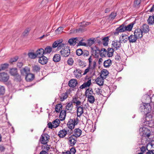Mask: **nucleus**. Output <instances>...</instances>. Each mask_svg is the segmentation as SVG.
I'll use <instances>...</instances> for the list:
<instances>
[{
    "mask_svg": "<svg viewBox=\"0 0 154 154\" xmlns=\"http://www.w3.org/2000/svg\"><path fill=\"white\" fill-rule=\"evenodd\" d=\"M63 40L62 39H58L54 42L52 44V47L53 48H55L57 47V50H59L63 47H64L65 44L62 43Z\"/></svg>",
    "mask_w": 154,
    "mask_h": 154,
    "instance_id": "nucleus-1",
    "label": "nucleus"
},
{
    "mask_svg": "<svg viewBox=\"0 0 154 154\" xmlns=\"http://www.w3.org/2000/svg\"><path fill=\"white\" fill-rule=\"evenodd\" d=\"M140 134L142 136L149 137L150 135V131L147 128L143 127L139 129Z\"/></svg>",
    "mask_w": 154,
    "mask_h": 154,
    "instance_id": "nucleus-2",
    "label": "nucleus"
},
{
    "mask_svg": "<svg viewBox=\"0 0 154 154\" xmlns=\"http://www.w3.org/2000/svg\"><path fill=\"white\" fill-rule=\"evenodd\" d=\"M61 56L63 57H68L70 54V50L68 46L64 47L60 52Z\"/></svg>",
    "mask_w": 154,
    "mask_h": 154,
    "instance_id": "nucleus-3",
    "label": "nucleus"
},
{
    "mask_svg": "<svg viewBox=\"0 0 154 154\" xmlns=\"http://www.w3.org/2000/svg\"><path fill=\"white\" fill-rule=\"evenodd\" d=\"M49 139V136L47 134H42L40 137L39 141L42 144H46Z\"/></svg>",
    "mask_w": 154,
    "mask_h": 154,
    "instance_id": "nucleus-4",
    "label": "nucleus"
},
{
    "mask_svg": "<svg viewBox=\"0 0 154 154\" xmlns=\"http://www.w3.org/2000/svg\"><path fill=\"white\" fill-rule=\"evenodd\" d=\"M9 79V76L7 73L3 72L0 73V81L7 82Z\"/></svg>",
    "mask_w": 154,
    "mask_h": 154,
    "instance_id": "nucleus-5",
    "label": "nucleus"
},
{
    "mask_svg": "<svg viewBox=\"0 0 154 154\" xmlns=\"http://www.w3.org/2000/svg\"><path fill=\"white\" fill-rule=\"evenodd\" d=\"M77 125L73 121V119H70L67 124V125L68 128L71 130L69 132V134H71L72 131L73 129L74 128L75 126Z\"/></svg>",
    "mask_w": 154,
    "mask_h": 154,
    "instance_id": "nucleus-6",
    "label": "nucleus"
},
{
    "mask_svg": "<svg viewBox=\"0 0 154 154\" xmlns=\"http://www.w3.org/2000/svg\"><path fill=\"white\" fill-rule=\"evenodd\" d=\"M69 130L66 129H63L60 130L58 132V136L60 138H63L65 137L67 134H69Z\"/></svg>",
    "mask_w": 154,
    "mask_h": 154,
    "instance_id": "nucleus-7",
    "label": "nucleus"
},
{
    "mask_svg": "<svg viewBox=\"0 0 154 154\" xmlns=\"http://www.w3.org/2000/svg\"><path fill=\"white\" fill-rule=\"evenodd\" d=\"M120 41L121 40L120 39L119 41L115 40L112 42V45L116 50H118L121 47Z\"/></svg>",
    "mask_w": 154,
    "mask_h": 154,
    "instance_id": "nucleus-8",
    "label": "nucleus"
},
{
    "mask_svg": "<svg viewBox=\"0 0 154 154\" xmlns=\"http://www.w3.org/2000/svg\"><path fill=\"white\" fill-rule=\"evenodd\" d=\"M143 32L140 28L136 29L134 32V34L138 39L141 38L143 37Z\"/></svg>",
    "mask_w": 154,
    "mask_h": 154,
    "instance_id": "nucleus-9",
    "label": "nucleus"
},
{
    "mask_svg": "<svg viewBox=\"0 0 154 154\" xmlns=\"http://www.w3.org/2000/svg\"><path fill=\"white\" fill-rule=\"evenodd\" d=\"M69 140L70 145L71 146H73L77 141V138L74 135H72L69 137Z\"/></svg>",
    "mask_w": 154,
    "mask_h": 154,
    "instance_id": "nucleus-10",
    "label": "nucleus"
},
{
    "mask_svg": "<svg viewBox=\"0 0 154 154\" xmlns=\"http://www.w3.org/2000/svg\"><path fill=\"white\" fill-rule=\"evenodd\" d=\"M48 58L44 56H42L39 57L38 62L42 65L46 64L48 62Z\"/></svg>",
    "mask_w": 154,
    "mask_h": 154,
    "instance_id": "nucleus-11",
    "label": "nucleus"
},
{
    "mask_svg": "<svg viewBox=\"0 0 154 154\" xmlns=\"http://www.w3.org/2000/svg\"><path fill=\"white\" fill-rule=\"evenodd\" d=\"M76 108H77V117H80L84 113L83 107L80 106Z\"/></svg>",
    "mask_w": 154,
    "mask_h": 154,
    "instance_id": "nucleus-12",
    "label": "nucleus"
},
{
    "mask_svg": "<svg viewBox=\"0 0 154 154\" xmlns=\"http://www.w3.org/2000/svg\"><path fill=\"white\" fill-rule=\"evenodd\" d=\"M94 58V57L92 56H91L89 57L88 59V60L89 61V65L88 66L89 67H91L92 63L93 64V66L91 67V68L92 69H94L96 66V63L95 61H94L92 62Z\"/></svg>",
    "mask_w": 154,
    "mask_h": 154,
    "instance_id": "nucleus-13",
    "label": "nucleus"
},
{
    "mask_svg": "<svg viewBox=\"0 0 154 154\" xmlns=\"http://www.w3.org/2000/svg\"><path fill=\"white\" fill-rule=\"evenodd\" d=\"M30 69L27 66H26L20 70L21 73L23 75H27L28 74L30 73Z\"/></svg>",
    "mask_w": 154,
    "mask_h": 154,
    "instance_id": "nucleus-14",
    "label": "nucleus"
},
{
    "mask_svg": "<svg viewBox=\"0 0 154 154\" xmlns=\"http://www.w3.org/2000/svg\"><path fill=\"white\" fill-rule=\"evenodd\" d=\"M35 54L37 57L39 58L44 55L45 54V51L43 48H39L36 51Z\"/></svg>",
    "mask_w": 154,
    "mask_h": 154,
    "instance_id": "nucleus-15",
    "label": "nucleus"
},
{
    "mask_svg": "<svg viewBox=\"0 0 154 154\" xmlns=\"http://www.w3.org/2000/svg\"><path fill=\"white\" fill-rule=\"evenodd\" d=\"M78 83L76 80L75 79H73L70 80L68 83V85L70 87L72 88L75 87Z\"/></svg>",
    "mask_w": 154,
    "mask_h": 154,
    "instance_id": "nucleus-16",
    "label": "nucleus"
},
{
    "mask_svg": "<svg viewBox=\"0 0 154 154\" xmlns=\"http://www.w3.org/2000/svg\"><path fill=\"white\" fill-rule=\"evenodd\" d=\"M116 30L118 31L117 32H116L115 33V34H118V32H124L125 31V26L123 24L122 25L118 28L116 29Z\"/></svg>",
    "mask_w": 154,
    "mask_h": 154,
    "instance_id": "nucleus-17",
    "label": "nucleus"
},
{
    "mask_svg": "<svg viewBox=\"0 0 154 154\" xmlns=\"http://www.w3.org/2000/svg\"><path fill=\"white\" fill-rule=\"evenodd\" d=\"M145 104V111H143L144 113L147 114L149 113L151 110V107L149 103H144Z\"/></svg>",
    "mask_w": 154,
    "mask_h": 154,
    "instance_id": "nucleus-18",
    "label": "nucleus"
},
{
    "mask_svg": "<svg viewBox=\"0 0 154 154\" xmlns=\"http://www.w3.org/2000/svg\"><path fill=\"white\" fill-rule=\"evenodd\" d=\"M140 29H141L143 32L146 33L148 32L149 30V26L146 24H144L141 27Z\"/></svg>",
    "mask_w": 154,
    "mask_h": 154,
    "instance_id": "nucleus-19",
    "label": "nucleus"
},
{
    "mask_svg": "<svg viewBox=\"0 0 154 154\" xmlns=\"http://www.w3.org/2000/svg\"><path fill=\"white\" fill-rule=\"evenodd\" d=\"M128 38L130 43H132L136 42L138 39L134 34V35H130L129 37H128Z\"/></svg>",
    "mask_w": 154,
    "mask_h": 154,
    "instance_id": "nucleus-20",
    "label": "nucleus"
},
{
    "mask_svg": "<svg viewBox=\"0 0 154 154\" xmlns=\"http://www.w3.org/2000/svg\"><path fill=\"white\" fill-rule=\"evenodd\" d=\"M73 133L74 134L73 135L75 136L76 138L79 137L82 134V131L79 128H75L74 130Z\"/></svg>",
    "mask_w": 154,
    "mask_h": 154,
    "instance_id": "nucleus-21",
    "label": "nucleus"
},
{
    "mask_svg": "<svg viewBox=\"0 0 154 154\" xmlns=\"http://www.w3.org/2000/svg\"><path fill=\"white\" fill-rule=\"evenodd\" d=\"M34 78V75L31 73H29L27 74L25 77L26 79L27 82H30L32 81Z\"/></svg>",
    "mask_w": 154,
    "mask_h": 154,
    "instance_id": "nucleus-22",
    "label": "nucleus"
},
{
    "mask_svg": "<svg viewBox=\"0 0 154 154\" xmlns=\"http://www.w3.org/2000/svg\"><path fill=\"white\" fill-rule=\"evenodd\" d=\"M104 79L101 76L98 77L96 80L95 82L97 84L99 85H103Z\"/></svg>",
    "mask_w": 154,
    "mask_h": 154,
    "instance_id": "nucleus-23",
    "label": "nucleus"
},
{
    "mask_svg": "<svg viewBox=\"0 0 154 154\" xmlns=\"http://www.w3.org/2000/svg\"><path fill=\"white\" fill-rule=\"evenodd\" d=\"M66 116V111L65 110H61L60 112L59 118L61 121H63L65 119Z\"/></svg>",
    "mask_w": 154,
    "mask_h": 154,
    "instance_id": "nucleus-24",
    "label": "nucleus"
},
{
    "mask_svg": "<svg viewBox=\"0 0 154 154\" xmlns=\"http://www.w3.org/2000/svg\"><path fill=\"white\" fill-rule=\"evenodd\" d=\"M115 50L114 48H108L107 49V55L108 57H111L113 55V53L114 50Z\"/></svg>",
    "mask_w": 154,
    "mask_h": 154,
    "instance_id": "nucleus-25",
    "label": "nucleus"
},
{
    "mask_svg": "<svg viewBox=\"0 0 154 154\" xmlns=\"http://www.w3.org/2000/svg\"><path fill=\"white\" fill-rule=\"evenodd\" d=\"M9 73L11 75L13 76L18 74L17 69L15 68L10 69Z\"/></svg>",
    "mask_w": 154,
    "mask_h": 154,
    "instance_id": "nucleus-26",
    "label": "nucleus"
},
{
    "mask_svg": "<svg viewBox=\"0 0 154 154\" xmlns=\"http://www.w3.org/2000/svg\"><path fill=\"white\" fill-rule=\"evenodd\" d=\"M40 67L38 65H34L32 66V69L34 72L37 73L40 70Z\"/></svg>",
    "mask_w": 154,
    "mask_h": 154,
    "instance_id": "nucleus-27",
    "label": "nucleus"
},
{
    "mask_svg": "<svg viewBox=\"0 0 154 154\" xmlns=\"http://www.w3.org/2000/svg\"><path fill=\"white\" fill-rule=\"evenodd\" d=\"M109 72L107 70L103 69L101 71L100 76L105 78L108 75Z\"/></svg>",
    "mask_w": 154,
    "mask_h": 154,
    "instance_id": "nucleus-28",
    "label": "nucleus"
},
{
    "mask_svg": "<svg viewBox=\"0 0 154 154\" xmlns=\"http://www.w3.org/2000/svg\"><path fill=\"white\" fill-rule=\"evenodd\" d=\"M87 97L88 101L91 103H93L95 100V99L94 97L92 95H86Z\"/></svg>",
    "mask_w": 154,
    "mask_h": 154,
    "instance_id": "nucleus-29",
    "label": "nucleus"
},
{
    "mask_svg": "<svg viewBox=\"0 0 154 154\" xmlns=\"http://www.w3.org/2000/svg\"><path fill=\"white\" fill-rule=\"evenodd\" d=\"M112 64V61L110 59L105 60L104 62L103 65L105 67L108 68Z\"/></svg>",
    "mask_w": 154,
    "mask_h": 154,
    "instance_id": "nucleus-30",
    "label": "nucleus"
},
{
    "mask_svg": "<svg viewBox=\"0 0 154 154\" xmlns=\"http://www.w3.org/2000/svg\"><path fill=\"white\" fill-rule=\"evenodd\" d=\"M60 56L59 54H55L53 57V60L55 62H58L60 61Z\"/></svg>",
    "mask_w": 154,
    "mask_h": 154,
    "instance_id": "nucleus-31",
    "label": "nucleus"
},
{
    "mask_svg": "<svg viewBox=\"0 0 154 154\" xmlns=\"http://www.w3.org/2000/svg\"><path fill=\"white\" fill-rule=\"evenodd\" d=\"M81 70L78 69H76L74 71V74L77 78L80 77L81 76Z\"/></svg>",
    "mask_w": 154,
    "mask_h": 154,
    "instance_id": "nucleus-32",
    "label": "nucleus"
},
{
    "mask_svg": "<svg viewBox=\"0 0 154 154\" xmlns=\"http://www.w3.org/2000/svg\"><path fill=\"white\" fill-rule=\"evenodd\" d=\"M73 108V105L72 102L67 103L66 107V110L69 111H72Z\"/></svg>",
    "mask_w": 154,
    "mask_h": 154,
    "instance_id": "nucleus-33",
    "label": "nucleus"
},
{
    "mask_svg": "<svg viewBox=\"0 0 154 154\" xmlns=\"http://www.w3.org/2000/svg\"><path fill=\"white\" fill-rule=\"evenodd\" d=\"M68 97L67 93L66 92L61 94L59 96L61 101H63L66 99Z\"/></svg>",
    "mask_w": 154,
    "mask_h": 154,
    "instance_id": "nucleus-34",
    "label": "nucleus"
},
{
    "mask_svg": "<svg viewBox=\"0 0 154 154\" xmlns=\"http://www.w3.org/2000/svg\"><path fill=\"white\" fill-rule=\"evenodd\" d=\"M62 106L61 104L59 103L57 104L55 108V110L56 112H59L61 111L62 109Z\"/></svg>",
    "mask_w": 154,
    "mask_h": 154,
    "instance_id": "nucleus-35",
    "label": "nucleus"
},
{
    "mask_svg": "<svg viewBox=\"0 0 154 154\" xmlns=\"http://www.w3.org/2000/svg\"><path fill=\"white\" fill-rule=\"evenodd\" d=\"M14 80L17 82H20L22 80L21 75L18 73L14 76Z\"/></svg>",
    "mask_w": 154,
    "mask_h": 154,
    "instance_id": "nucleus-36",
    "label": "nucleus"
},
{
    "mask_svg": "<svg viewBox=\"0 0 154 154\" xmlns=\"http://www.w3.org/2000/svg\"><path fill=\"white\" fill-rule=\"evenodd\" d=\"M135 24L134 22H132L127 26H125V29L126 31H131L134 25Z\"/></svg>",
    "mask_w": 154,
    "mask_h": 154,
    "instance_id": "nucleus-37",
    "label": "nucleus"
},
{
    "mask_svg": "<svg viewBox=\"0 0 154 154\" xmlns=\"http://www.w3.org/2000/svg\"><path fill=\"white\" fill-rule=\"evenodd\" d=\"M9 66V64L6 63L2 64L0 66V72L8 68Z\"/></svg>",
    "mask_w": 154,
    "mask_h": 154,
    "instance_id": "nucleus-38",
    "label": "nucleus"
},
{
    "mask_svg": "<svg viewBox=\"0 0 154 154\" xmlns=\"http://www.w3.org/2000/svg\"><path fill=\"white\" fill-rule=\"evenodd\" d=\"M148 23L152 25L154 24V18L152 16H150L147 20Z\"/></svg>",
    "mask_w": 154,
    "mask_h": 154,
    "instance_id": "nucleus-39",
    "label": "nucleus"
},
{
    "mask_svg": "<svg viewBox=\"0 0 154 154\" xmlns=\"http://www.w3.org/2000/svg\"><path fill=\"white\" fill-rule=\"evenodd\" d=\"M52 47H51L49 46H48L46 47L45 50V53L46 54H50L51 52L52 51Z\"/></svg>",
    "mask_w": 154,
    "mask_h": 154,
    "instance_id": "nucleus-40",
    "label": "nucleus"
},
{
    "mask_svg": "<svg viewBox=\"0 0 154 154\" xmlns=\"http://www.w3.org/2000/svg\"><path fill=\"white\" fill-rule=\"evenodd\" d=\"M93 94H94L93 93L92 89L91 88H88L86 91L85 94L86 96L88 95H92Z\"/></svg>",
    "mask_w": 154,
    "mask_h": 154,
    "instance_id": "nucleus-41",
    "label": "nucleus"
},
{
    "mask_svg": "<svg viewBox=\"0 0 154 154\" xmlns=\"http://www.w3.org/2000/svg\"><path fill=\"white\" fill-rule=\"evenodd\" d=\"M29 57L31 59H34L37 57L35 53L32 52H29L28 54Z\"/></svg>",
    "mask_w": 154,
    "mask_h": 154,
    "instance_id": "nucleus-42",
    "label": "nucleus"
},
{
    "mask_svg": "<svg viewBox=\"0 0 154 154\" xmlns=\"http://www.w3.org/2000/svg\"><path fill=\"white\" fill-rule=\"evenodd\" d=\"M52 123L53 124H54V128H56L59 125L60 121L59 119H57L53 121Z\"/></svg>",
    "mask_w": 154,
    "mask_h": 154,
    "instance_id": "nucleus-43",
    "label": "nucleus"
},
{
    "mask_svg": "<svg viewBox=\"0 0 154 154\" xmlns=\"http://www.w3.org/2000/svg\"><path fill=\"white\" fill-rule=\"evenodd\" d=\"M103 44L104 46H107L108 45L109 41V38L108 37H104L103 39Z\"/></svg>",
    "mask_w": 154,
    "mask_h": 154,
    "instance_id": "nucleus-44",
    "label": "nucleus"
},
{
    "mask_svg": "<svg viewBox=\"0 0 154 154\" xmlns=\"http://www.w3.org/2000/svg\"><path fill=\"white\" fill-rule=\"evenodd\" d=\"M76 39H77V38H70L68 42L70 45H75V40Z\"/></svg>",
    "mask_w": 154,
    "mask_h": 154,
    "instance_id": "nucleus-45",
    "label": "nucleus"
},
{
    "mask_svg": "<svg viewBox=\"0 0 154 154\" xmlns=\"http://www.w3.org/2000/svg\"><path fill=\"white\" fill-rule=\"evenodd\" d=\"M100 55L101 56L105 57L107 53V51L104 48H102L101 51Z\"/></svg>",
    "mask_w": 154,
    "mask_h": 154,
    "instance_id": "nucleus-46",
    "label": "nucleus"
},
{
    "mask_svg": "<svg viewBox=\"0 0 154 154\" xmlns=\"http://www.w3.org/2000/svg\"><path fill=\"white\" fill-rule=\"evenodd\" d=\"M5 92V88L4 86L0 85V95L4 94Z\"/></svg>",
    "mask_w": 154,
    "mask_h": 154,
    "instance_id": "nucleus-47",
    "label": "nucleus"
},
{
    "mask_svg": "<svg viewBox=\"0 0 154 154\" xmlns=\"http://www.w3.org/2000/svg\"><path fill=\"white\" fill-rule=\"evenodd\" d=\"M94 38H91L88 39V46H91L92 44L94 43Z\"/></svg>",
    "mask_w": 154,
    "mask_h": 154,
    "instance_id": "nucleus-48",
    "label": "nucleus"
},
{
    "mask_svg": "<svg viewBox=\"0 0 154 154\" xmlns=\"http://www.w3.org/2000/svg\"><path fill=\"white\" fill-rule=\"evenodd\" d=\"M141 2V0H135L134 1V6L137 8H138L139 5Z\"/></svg>",
    "mask_w": 154,
    "mask_h": 154,
    "instance_id": "nucleus-49",
    "label": "nucleus"
},
{
    "mask_svg": "<svg viewBox=\"0 0 154 154\" xmlns=\"http://www.w3.org/2000/svg\"><path fill=\"white\" fill-rule=\"evenodd\" d=\"M86 30V29L84 27H80L79 29H77L76 32H83Z\"/></svg>",
    "mask_w": 154,
    "mask_h": 154,
    "instance_id": "nucleus-50",
    "label": "nucleus"
},
{
    "mask_svg": "<svg viewBox=\"0 0 154 154\" xmlns=\"http://www.w3.org/2000/svg\"><path fill=\"white\" fill-rule=\"evenodd\" d=\"M148 146H147V145L146 146H142L140 148V151L141 152V153H142L143 154L144 153L146 150H148Z\"/></svg>",
    "mask_w": 154,
    "mask_h": 154,
    "instance_id": "nucleus-51",
    "label": "nucleus"
},
{
    "mask_svg": "<svg viewBox=\"0 0 154 154\" xmlns=\"http://www.w3.org/2000/svg\"><path fill=\"white\" fill-rule=\"evenodd\" d=\"M83 51L81 49H78L76 51V54L79 56H80L83 54Z\"/></svg>",
    "mask_w": 154,
    "mask_h": 154,
    "instance_id": "nucleus-52",
    "label": "nucleus"
},
{
    "mask_svg": "<svg viewBox=\"0 0 154 154\" xmlns=\"http://www.w3.org/2000/svg\"><path fill=\"white\" fill-rule=\"evenodd\" d=\"M75 149L74 147H72L70 149V151H69L68 153L69 154H75Z\"/></svg>",
    "mask_w": 154,
    "mask_h": 154,
    "instance_id": "nucleus-53",
    "label": "nucleus"
},
{
    "mask_svg": "<svg viewBox=\"0 0 154 154\" xmlns=\"http://www.w3.org/2000/svg\"><path fill=\"white\" fill-rule=\"evenodd\" d=\"M73 59L71 58H69L67 61V63L69 65H72L73 64Z\"/></svg>",
    "mask_w": 154,
    "mask_h": 154,
    "instance_id": "nucleus-54",
    "label": "nucleus"
},
{
    "mask_svg": "<svg viewBox=\"0 0 154 154\" xmlns=\"http://www.w3.org/2000/svg\"><path fill=\"white\" fill-rule=\"evenodd\" d=\"M116 16V13L112 12L109 15V17L111 19H114Z\"/></svg>",
    "mask_w": 154,
    "mask_h": 154,
    "instance_id": "nucleus-55",
    "label": "nucleus"
},
{
    "mask_svg": "<svg viewBox=\"0 0 154 154\" xmlns=\"http://www.w3.org/2000/svg\"><path fill=\"white\" fill-rule=\"evenodd\" d=\"M83 52V53L82 54L84 57H87L89 55V52L88 51L86 50H84Z\"/></svg>",
    "mask_w": 154,
    "mask_h": 154,
    "instance_id": "nucleus-56",
    "label": "nucleus"
},
{
    "mask_svg": "<svg viewBox=\"0 0 154 154\" xmlns=\"http://www.w3.org/2000/svg\"><path fill=\"white\" fill-rule=\"evenodd\" d=\"M101 90V89L99 88H96L95 90V92L98 95L101 94L102 93V91Z\"/></svg>",
    "mask_w": 154,
    "mask_h": 154,
    "instance_id": "nucleus-57",
    "label": "nucleus"
},
{
    "mask_svg": "<svg viewBox=\"0 0 154 154\" xmlns=\"http://www.w3.org/2000/svg\"><path fill=\"white\" fill-rule=\"evenodd\" d=\"M78 97H77L75 96H74L72 97V103L75 104L79 100H78Z\"/></svg>",
    "mask_w": 154,
    "mask_h": 154,
    "instance_id": "nucleus-58",
    "label": "nucleus"
},
{
    "mask_svg": "<svg viewBox=\"0 0 154 154\" xmlns=\"http://www.w3.org/2000/svg\"><path fill=\"white\" fill-rule=\"evenodd\" d=\"M63 29L62 27H59L56 30L55 32L59 34Z\"/></svg>",
    "mask_w": 154,
    "mask_h": 154,
    "instance_id": "nucleus-59",
    "label": "nucleus"
},
{
    "mask_svg": "<svg viewBox=\"0 0 154 154\" xmlns=\"http://www.w3.org/2000/svg\"><path fill=\"white\" fill-rule=\"evenodd\" d=\"M18 59V57L17 56H16L15 57L11 58L10 60V62L13 63L14 62H16Z\"/></svg>",
    "mask_w": 154,
    "mask_h": 154,
    "instance_id": "nucleus-60",
    "label": "nucleus"
},
{
    "mask_svg": "<svg viewBox=\"0 0 154 154\" xmlns=\"http://www.w3.org/2000/svg\"><path fill=\"white\" fill-rule=\"evenodd\" d=\"M83 41V40L82 39L79 41L78 43V45L79 46H86V43L82 42Z\"/></svg>",
    "mask_w": 154,
    "mask_h": 154,
    "instance_id": "nucleus-61",
    "label": "nucleus"
},
{
    "mask_svg": "<svg viewBox=\"0 0 154 154\" xmlns=\"http://www.w3.org/2000/svg\"><path fill=\"white\" fill-rule=\"evenodd\" d=\"M29 31H30V29H29V28H27L26 30H25L24 31V32L23 33V35H24V36L26 35H27V34L29 33Z\"/></svg>",
    "mask_w": 154,
    "mask_h": 154,
    "instance_id": "nucleus-62",
    "label": "nucleus"
},
{
    "mask_svg": "<svg viewBox=\"0 0 154 154\" xmlns=\"http://www.w3.org/2000/svg\"><path fill=\"white\" fill-rule=\"evenodd\" d=\"M48 125L49 128L51 129H52L53 128H54V124H53L52 123H51V122H49L48 124Z\"/></svg>",
    "mask_w": 154,
    "mask_h": 154,
    "instance_id": "nucleus-63",
    "label": "nucleus"
},
{
    "mask_svg": "<svg viewBox=\"0 0 154 154\" xmlns=\"http://www.w3.org/2000/svg\"><path fill=\"white\" fill-rule=\"evenodd\" d=\"M87 87H88L87 85V84L85 83V82L80 87V88L81 89H83Z\"/></svg>",
    "mask_w": 154,
    "mask_h": 154,
    "instance_id": "nucleus-64",
    "label": "nucleus"
}]
</instances>
